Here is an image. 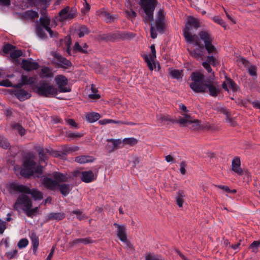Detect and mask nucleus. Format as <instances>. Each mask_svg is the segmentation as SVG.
I'll return each instance as SVG.
<instances>
[{
  "instance_id": "obj_29",
  "label": "nucleus",
  "mask_w": 260,
  "mask_h": 260,
  "mask_svg": "<svg viewBox=\"0 0 260 260\" xmlns=\"http://www.w3.org/2000/svg\"><path fill=\"white\" fill-rule=\"evenodd\" d=\"M99 123L102 125L106 124L108 123H113L118 124H131V123H125L122 121L120 120H114L112 119H103L99 121Z\"/></svg>"
},
{
  "instance_id": "obj_20",
  "label": "nucleus",
  "mask_w": 260,
  "mask_h": 260,
  "mask_svg": "<svg viewBox=\"0 0 260 260\" xmlns=\"http://www.w3.org/2000/svg\"><path fill=\"white\" fill-rule=\"evenodd\" d=\"M241 160L239 157H235L232 162V170L239 175H242L243 171L240 167Z\"/></svg>"
},
{
  "instance_id": "obj_25",
  "label": "nucleus",
  "mask_w": 260,
  "mask_h": 260,
  "mask_svg": "<svg viewBox=\"0 0 260 260\" xmlns=\"http://www.w3.org/2000/svg\"><path fill=\"white\" fill-rule=\"evenodd\" d=\"M94 158L89 155H82L76 157L75 158V161L79 164H85L88 162H92L94 160Z\"/></svg>"
},
{
  "instance_id": "obj_52",
  "label": "nucleus",
  "mask_w": 260,
  "mask_h": 260,
  "mask_svg": "<svg viewBox=\"0 0 260 260\" xmlns=\"http://www.w3.org/2000/svg\"><path fill=\"white\" fill-rule=\"evenodd\" d=\"M6 228V222L0 219V234L4 233Z\"/></svg>"
},
{
  "instance_id": "obj_27",
  "label": "nucleus",
  "mask_w": 260,
  "mask_h": 260,
  "mask_svg": "<svg viewBox=\"0 0 260 260\" xmlns=\"http://www.w3.org/2000/svg\"><path fill=\"white\" fill-rule=\"evenodd\" d=\"M185 197V193L183 190H179L177 192L176 199L177 204L179 208H181L183 206L184 203V198Z\"/></svg>"
},
{
  "instance_id": "obj_3",
  "label": "nucleus",
  "mask_w": 260,
  "mask_h": 260,
  "mask_svg": "<svg viewBox=\"0 0 260 260\" xmlns=\"http://www.w3.org/2000/svg\"><path fill=\"white\" fill-rule=\"evenodd\" d=\"M26 194L23 193L19 196L13 208L18 212L22 210L28 216H31L37 212L38 208H32L31 199Z\"/></svg>"
},
{
  "instance_id": "obj_64",
  "label": "nucleus",
  "mask_w": 260,
  "mask_h": 260,
  "mask_svg": "<svg viewBox=\"0 0 260 260\" xmlns=\"http://www.w3.org/2000/svg\"><path fill=\"white\" fill-rule=\"evenodd\" d=\"M237 61L239 63H241L245 66H247V64L249 63L248 61L243 57H239L237 59Z\"/></svg>"
},
{
  "instance_id": "obj_51",
  "label": "nucleus",
  "mask_w": 260,
  "mask_h": 260,
  "mask_svg": "<svg viewBox=\"0 0 260 260\" xmlns=\"http://www.w3.org/2000/svg\"><path fill=\"white\" fill-rule=\"evenodd\" d=\"M0 86H5V87H16V85H13L12 83L8 79L4 80L2 81H0Z\"/></svg>"
},
{
  "instance_id": "obj_56",
  "label": "nucleus",
  "mask_w": 260,
  "mask_h": 260,
  "mask_svg": "<svg viewBox=\"0 0 260 260\" xmlns=\"http://www.w3.org/2000/svg\"><path fill=\"white\" fill-rule=\"evenodd\" d=\"M73 214L77 215V217L80 220H82L84 218L85 216L80 211H73L72 212Z\"/></svg>"
},
{
  "instance_id": "obj_45",
  "label": "nucleus",
  "mask_w": 260,
  "mask_h": 260,
  "mask_svg": "<svg viewBox=\"0 0 260 260\" xmlns=\"http://www.w3.org/2000/svg\"><path fill=\"white\" fill-rule=\"evenodd\" d=\"M145 258V260H161L160 256L151 253H147Z\"/></svg>"
},
{
  "instance_id": "obj_4",
  "label": "nucleus",
  "mask_w": 260,
  "mask_h": 260,
  "mask_svg": "<svg viewBox=\"0 0 260 260\" xmlns=\"http://www.w3.org/2000/svg\"><path fill=\"white\" fill-rule=\"evenodd\" d=\"M200 22L198 19L189 16L188 21L183 29V35L185 40L188 43H194L196 46H200V41L197 35H192L190 31L193 27L196 29L200 27Z\"/></svg>"
},
{
  "instance_id": "obj_32",
  "label": "nucleus",
  "mask_w": 260,
  "mask_h": 260,
  "mask_svg": "<svg viewBox=\"0 0 260 260\" xmlns=\"http://www.w3.org/2000/svg\"><path fill=\"white\" fill-rule=\"evenodd\" d=\"M227 82L229 87L232 89L233 92H237L239 90L240 87L234 82L233 80L229 78H227Z\"/></svg>"
},
{
  "instance_id": "obj_53",
  "label": "nucleus",
  "mask_w": 260,
  "mask_h": 260,
  "mask_svg": "<svg viewBox=\"0 0 260 260\" xmlns=\"http://www.w3.org/2000/svg\"><path fill=\"white\" fill-rule=\"evenodd\" d=\"M74 49L82 53H86V49L82 48L78 42L75 44Z\"/></svg>"
},
{
  "instance_id": "obj_62",
  "label": "nucleus",
  "mask_w": 260,
  "mask_h": 260,
  "mask_svg": "<svg viewBox=\"0 0 260 260\" xmlns=\"http://www.w3.org/2000/svg\"><path fill=\"white\" fill-rule=\"evenodd\" d=\"M69 136L72 138H80L83 136V134L79 133H70Z\"/></svg>"
},
{
  "instance_id": "obj_12",
  "label": "nucleus",
  "mask_w": 260,
  "mask_h": 260,
  "mask_svg": "<svg viewBox=\"0 0 260 260\" xmlns=\"http://www.w3.org/2000/svg\"><path fill=\"white\" fill-rule=\"evenodd\" d=\"M58 14V20L61 22L70 20L77 15L76 10L74 8H70L68 6L62 9Z\"/></svg>"
},
{
  "instance_id": "obj_44",
  "label": "nucleus",
  "mask_w": 260,
  "mask_h": 260,
  "mask_svg": "<svg viewBox=\"0 0 260 260\" xmlns=\"http://www.w3.org/2000/svg\"><path fill=\"white\" fill-rule=\"evenodd\" d=\"M10 144L7 141V139L0 136V147L6 149L8 148Z\"/></svg>"
},
{
  "instance_id": "obj_24",
  "label": "nucleus",
  "mask_w": 260,
  "mask_h": 260,
  "mask_svg": "<svg viewBox=\"0 0 260 260\" xmlns=\"http://www.w3.org/2000/svg\"><path fill=\"white\" fill-rule=\"evenodd\" d=\"M16 97L21 101H24L28 99L30 95L26 91L23 89H19L17 90L15 93Z\"/></svg>"
},
{
  "instance_id": "obj_14",
  "label": "nucleus",
  "mask_w": 260,
  "mask_h": 260,
  "mask_svg": "<svg viewBox=\"0 0 260 260\" xmlns=\"http://www.w3.org/2000/svg\"><path fill=\"white\" fill-rule=\"evenodd\" d=\"M55 81L59 92H67L71 91V89L68 85V80L64 76L62 75L56 76Z\"/></svg>"
},
{
  "instance_id": "obj_50",
  "label": "nucleus",
  "mask_w": 260,
  "mask_h": 260,
  "mask_svg": "<svg viewBox=\"0 0 260 260\" xmlns=\"http://www.w3.org/2000/svg\"><path fill=\"white\" fill-rule=\"evenodd\" d=\"M248 73L250 75L252 76H255L256 77L257 73H256V67L254 66H251L248 69Z\"/></svg>"
},
{
  "instance_id": "obj_47",
  "label": "nucleus",
  "mask_w": 260,
  "mask_h": 260,
  "mask_svg": "<svg viewBox=\"0 0 260 260\" xmlns=\"http://www.w3.org/2000/svg\"><path fill=\"white\" fill-rule=\"evenodd\" d=\"M102 18L107 22H111L113 21V18L112 16L106 12H104L101 14Z\"/></svg>"
},
{
  "instance_id": "obj_10",
  "label": "nucleus",
  "mask_w": 260,
  "mask_h": 260,
  "mask_svg": "<svg viewBox=\"0 0 260 260\" xmlns=\"http://www.w3.org/2000/svg\"><path fill=\"white\" fill-rule=\"evenodd\" d=\"M150 50L151 53L149 54H145L144 55L143 57L150 70H156L157 69V70L158 71L160 70V67L158 63L156 60V51L154 45H151Z\"/></svg>"
},
{
  "instance_id": "obj_42",
  "label": "nucleus",
  "mask_w": 260,
  "mask_h": 260,
  "mask_svg": "<svg viewBox=\"0 0 260 260\" xmlns=\"http://www.w3.org/2000/svg\"><path fill=\"white\" fill-rule=\"evenodd\" d=\"M91 242V240L89 238H81L75 239L73 241V244H76L78 243H82L86 244Z\"/></svg>"
},
{
  "instance_id": "obj_48",
  "label": "nucleus",
  "mask_w": 260,
  "mask_h": 260,
  "mask_svg": "<svg viewBox=\"0 0 260 260\" xmlns=\"http://www.w3.org/2000/svg\"><path fill=\"white\" fill-rule=\"evenodd\" d=\"M225 120L226 121L229 123L231 126L235 127L237 125V122L235 120V118L232 117L231 115L228 116Z\"/></svg>"
},
{
  "instance_id": "obj_7",
  "label": "nucleus",
  "mask_w": 260,
  "mask_h": 260,
  "mask_svg": "<svg viewBox=\"0 0 260 260\" xmlns=\"http://www.w3.org/2000/svg\"><path fill=\"white\" fill-rule=\"evenodd\" d=\"M50 22V19L47 15H44L40 18V23L36 28L37 34L40 38H45L46 37V32H48L51 37L55 36L49 27Z\"/></svg>"
},
{
  "instance_id": "obj_43",
  "label": "nucleus",
  "mask_w": 260,
  "mask_h": 260,
  "mask_svg": "<svg viewBox=\"0 0 260 260\" xmlns=\"http://www.w3.org/2000/svg\"><path fill=\"white\" fill-rule=\"evenodd\" d=\"M91 90L92 93L88 95L89 98L91 99H98L100 98V95L96 93V89L93 85L91 86Z\"/></svg>"
},
{
  "instance_id": "obj_38",
  "label": "nucleus",
  "mask_w": 260,
  "mask_h": 260,
  "mask_svg": "<svg viewBox=\"0 0 260 260\" xmlns=\"http://www.w3.org/2000/svg\"><path fill=\"white\" fill-rule=\"evenodd\" d=\"M13 128L14 130L17 131L19 133V134L21 136L24 135L25 134V129L19 124H14L13 125Z\"/></svg>"
},
{
  "instance_id": "obj_55",
  "label": "nucleus",
  "mask_w": 260,
  "mask_h": 260,
  "mask_svg": "<svg viewBox=\"0 0 260 260\" xmlns=\"http://www.w3.org/2000/svg\"><path fill=\"white\" fill-rule=\"evenodd\" d=\"M180 173L182 175L185 174V173H186L185 167L186 166L185 161H182V162H181V163L180 164Z\"/></svg>"
},
{
  "instance_id": "obj_21",
  "label": "nucleus",
  "mask_w": 260,
  "mask_h": 260,
  "mask_svg": "<svg viewBox=\"0 0 260 260\" xmlns=\"http://www.w3.org/2000/svg\"><path fill=\"white\" fill-rule=\"evenodd\" d=\"M36 81V78L34 77H29L26 76L22 75L21 79V82L16 84V87L20 88L23 85L34 84Z\"/></svg>"
},
{
  "instance_id": "obj_5",
  "label": "nucleus",
  "mask_w": 260,
  "mask_h": 260,
  "mask_svg": "<svg viewBox=\"0 0 260 260\" xmlns=\"http://www.w3.org/2000/svg\"><path fill=\"white\" fill-rule=\"evenodd\" d=\"M34 158L35 156L32 154H29L24 158L23 168L20 170V173L22 176L27 177L32 175L34 173L42 172V167L36 165Z\"/></svg>"
},
{
  "instance_id": "obj_13",
  "label": "nucleus",
  "mask_w": 260,
  "mask_h": 260,
  "mask_svg": "<svg viewBox=\"0 0 260 260\" xmlns=\"http://www.w3.org/2000/svg\"><path fill=\"white\" fill-rule=\"evenodd\" d=\"M3 192H6V189L11 193H14L17 192H20L22 193H25V192L29 191V188L27 186L19 184L17 183H9L6 185V189H3Z\"/></svg>"
},
{
  "instance_id": "obj_9",
  "label": "nucleus",
  "mask_w": 260,
  "mask_h": 260,
  "mask_svg": "<svg viewBox=\"0 0 260 260\" xmlns=\"http://www.w3.org/2000/svg\"><path fill=\"white\" fill-rule=\"evenodd\" d=\"M36 91L39 94L51 97L56 95L58 93V90L53 85L48 83H42L37 86L36 88Z\"/></svg>"
},
{
  "instance_id": "obj_54",
  "label": "nucleus",
  "mask_w": 260,
  "mask_h": 260,
  "mask_svg": "<svg viewBox=\"0 0 260 260\" xmlns=\"http://www.w3.org/2000/svg\"><path fill=\"white\" fill-rule=\"evenodd\" d=\"M89 10L90 6L86 1H85V3L83 4V8L82 9V13L85 14L89 11Z\"/></svg>"
},
{
  "instance_id": "obj_23",
  "label": "nucleus",
  "mask_w": 260,
  "mask_h": 260,
  "mask_svg": "<svg viewBox=\"0 0 260 260\" xmlns=\"http://www.w3.org/2000/svg\"><path fill=\"white\" fill-rule=\"evenodd\" d=\"M107 141L108 142V144L106 145V149L109 152H111L114 149H116L118 145L120 143L119 140H114L111 139H108Z\"/></svg>"
},
{
  "instance_id": "obj_1",
  "label": "nucleus",
  "mask_w": 260,
  "mask_h": 260,
  "mask_svg": "<svg viewBox=\"0 0 260 260\" xmlns=\"http://www.w3.org/2000/svg\"><path fill=\"white\" fill-rule=\"evenodd\" d=\"M191 82L190 88L196 93H205L209 92L213 96H217L220 92L221 89L216 82L212 80L204 81V75L199 72H192L190 76Z\"/></svg>"
},
{
  "instance_id": "obj_57",
  "label": "nucleus",
  "mask_w": 260,
  "mask_h": 260,
  "mask_svg": "<svg viewBox=\"0 0 260 260\" xmlns=\"http://www.w3.org/2000/svg\"><path fill=\"white\" fill-rule=\"evenodd\" d=\"M40 161H45L46 159V152L44 150H41L39 153Z\"/></svg>"
},
{
  "instance_id": "obj_31",
  "label": "nucleus",
  "mask_w": 260,
  "mask_h": 260,
  "mask_svg": "<svg viewBox=\"0 0 260 260\" xmlns=\"http://www.w3.org/2000/svg\"><path fill=\"white\" fill-rule=\"evenodd\" d=\"M40 76L42 77H51L53 76L52 70L48 67H43L41 69Z\"/></svg>"
},
{
  "instance_id": "obj_49",
  "label": "nucleus",
  "mask_w": 260,
  "mask_h": 260,
  "mask_svg": "<svg viewBox=\"0 0 260 260\" xmlns=\"http://www.w3.org/2000/svg\"><path fill=\"white\" fill-rule=\"evenodd\" d=\"M213 20L216 22L217 23L220 24L221 26L226 29V24L225 22L221 18H220L218 16L214 17L213 18Z\"/></svg>"
},
{
  "instance_id": "obj_40",
  "label": "nucleus",
  "mask_w": 260,
  "mask_h": 260,
  "mask_svg": "<svg viewBox=\"0 0 260 260\" xmlns=\"http://www.w3.org/2000/svg\"><path fill=\"white\" fill-rule=\"evenodd\" d=\"M22 54V52L20 50L13 49L10 52V56L13 59H16L21 56Z\"/></svg>"
},
{
  "instance_id": "obj_59",
  "label": "nucleus",
  "mask_w": 260,
  "mask_h": 260,
  "mask_svg": "<svg viewBox=\"0 0 260 260\" xmlns=\"http://www.w3.org/2000/svg\"><path fill=\"white\" fill-rule=\"evenodd\" d=\"M202 65L204 67V68L208 71L209 73H211L212 71L210 63H208L207 61H205L202 63Z\"/></svg>"
},
{
  "instance_id": "obj_18",
  "label": "nucleus",
  "mask_w": 260,
  "mask_h": 260,
  "mask_svg": "<svg viewBox=\"0 0 260 260\" xmlns=\"http://www.w3.org/2000/svg\"><path fill=\"white\" fill-rule=\"evenodd\" d=\"M199 48H197L196 49H193V50H190L188 48L187 50L189 52L190 55L194 57L197 60L201 59L203 60L204 59V55L203 54V50H204V46L201 45L200 43V46H198Z\"/></svg>"
},
{
  "instance_id": "obj_8",
  "label": "nucleus",
  "mask_w": 260,
  "mask_h": 260,
  "mask_svg": "<svg viewBox=\"0 0 260 260\" xmlns=\"http://www.w3.org/2000/svg\"><path fill=\"white\" fill-rule=\"evenodd\" d=\"M157 3L156 0H140V5L145 13L144 17L145 22L153 20V11Z\"/></svg>"
},
{
  "instance_id": "obj_26",
  "label": "nucleus",
  "mask_w": 260,
  "mask_h": 260,
  "mask_svg": "<svg viewBox=\"0 0 260 260\" xmlns=\"http://www.w3.org/2000/svg\"><path fill=\"white\" fill-rule=\"evenodd\" d=\"M100 115L96 112H90L86 114L85 118L87 121L92 123L100 119Z\"/></svg>"
},
{
  "instance_id": "obj_58",
  "label": "nucleus",
  "mask_w": 260,
  "mask_h": 260,
  "mask_svg": "<svg viewBox=\"0 0 260 260\" xmlns=\"http://www.w3.org/2000/svg\"><path fill=\"white\" fill-rule=\"evenodd\" d=\"M13 46H12L11 45L7 44L4 46L3 51L6 53H10V52L13 49Z\"/></svg>"
},
{
  "instance_id": "obj_35",
  "label": "nucleus",
  "mask_w": 260,
  "mask_h": 260,
  "mask_svg": "<svg viewBox=\"0 0 260 260\" xmlns=\"http://www.w3.org/2000/svg\"><path fill=\"white\" fill-rule=\"evenodd\" d=\"M123 142L125 145L132 146L137 144L138 140L134 138H127L124 139L123 140Z\"/></svg>"
},
{
  "instance_id": "obj_22",
  "label": "nucleus",
  "mask_w": 260,
  "mask_h": 260,
  "mask_svg": "<svg viewBox=\"0 0 260 260\" xmlns=\"http://www.w3.org/2000/svg\"><path fill=\"white\" fill-rule=\"evenodd\" d=\"M81 179L83 182L88 183L95 179L93 173L91 171H84L81 173Z\"/></svg>"
},
{
  "instance_id": "obj_33",
  "label": "nucleus",
  "mask_w": 260,
  "mask_h": 260,
  "mask_svg": "<svg viewBox=\"0 0 260 260\" xmlns=\"http://www.w3.org/2000/svg\"><path fill=\"white\" fill-rule=\"evenodd\" d=\"M48 217L50 219L61 220L64 218V215L62 213H50L48 215Z\"/></svg>"
},
{
  "instance_id": "obj_60",
  "label": "nucleus",
  "mask_w": 260,
  "mask_h": 260,
  "mask_svg": "<svg viewBox=\"0 0 260 260\" xmlns=\"http://www.w3.org/2000/svg\"><path fill=\"white\" fill-rule=\"evenodd\" d=\"M165 159L168 162L171 163H175V158L171 155H168L165 156Z\"/></svg>"
},
{
  "instance_id": "obj_28",
  "label": "nucleus",
  "mask_w": 260,
  "mask_h": 260,
  "mask_svg": "<svg viewBox=\"0 0 260 260\" xmlns=\"http://www.w3.org/2000/svg\"><path fill=\"white\" fill-rule=\"evenodd\" d=\"M25 193L30 194L35 200H41L43 199L42 192L37 189H33L31 190L29 188V191L25 192Z\"/></svg>"
},
{
  "instance_id": "obj_39",
  "label": "nucleus",
  "mask_w": 260,
  "mask_h": 260,
  "mask_svg": "<svg viewBox=\"0 0 260 260\" xmlns=\"http://www.w3.org/2000/svg\"><path fill=\"white\" fill-rule=\"evenodd\" d=\"M25 16L28 19H35L38 17V13L34 11H27L25 12Z\"/></svg>"
},
{
  "instance_id": "obj_11",
  "label": "nucleus",
  "mask_w": 260,
  "mask_h": 260,
  "mask_svg": "<svg viewBox=\"0 0 260 260\" xmlns=\"http://www.w3.org/2000/svg\"><path fill=\"white\" fill-rule=\"evenodd\" d=\"M199 36L200 38L204 41L205 48L209 54H215L217 53L216 48L212 44L213 39L210 34L205 31H201L199 33Z\"/></svg>"
},
{
  "instance_id": "obj_36",
  "label": "nucleus",
  "mask_w": 260,
  "mask_h": 260,
  "mask_svg": "<svg viewBox=\"0 0 260 260\" xmlns=\"http://www.w3.org/2000/svg\"><path fill=\"white\" fill-rule=\"evenodd\" d=\"M88 30L85 26L82 25L79 27L78 35L80 38L84 37L85 35L88 34Z\"/></svg>"
},
{
  "instance_id": "obj_16",
  "label": "nucleus",
  "mask_w": 260,
  "mask_h": 260,
  "mask_svg": "<svg viewBox=\"0 0 260 260\" xmlns=\"http://www.w3.org/2000/svg\"><path fill=\"white\" fill-rule=\"evenodd\" d=\"M114 225L115 226L117 229V236L124 244L128 246H131V244L128 242L126 235V228L124 225H119L117 223H114Z\"/></svg>"
},
{
  "instance_id": "obj_46",
  "label": "nucleus",
  "mask_w": 260,
  "mask_h": 260,
  "mask_svg": "<svg viewBox=\"0 0 260 260\" xmlns=\"http://www.w3.org/2000/svg\"><path fill=\"white\" fill-rule=\"evenodd\" d=\"M28 244V241L27 239H22L18 243L17 245L20 249L25 247Z\"/></svg>"
},
{
  "instance_id": "obj_37",
  "label": "nucleus",
  "mask_w": 260,
  "mask_h": 260,
  "mask_svg": "<svg viewBox=\"0 0 260 260\" xmlns=\"http://www.w3.org/2000/svg\"><path fill=\"white\" fill-rule=\"evenodd\" d=\"M259 245V241H254L250 245L249 248L251 249L252 252L256 253L258 251V248Z\"/></svg>"
},
{
  "instance_id": "obj_19",
  "label": "nucleus",
  "mask_w": 260,
  "mask_h": 260,
  "mask_svg": "<svg viewBox=\"0 0 260 260\" xmlns=\"http://www.w3.org/2000/svg\"><path fill=\"white\" fill-rule=\"evenodd\" d=\"M22 68L27 71L36 70L39 68L38 63L32 59H24L21 64Z\"/></svg>"
},
{
  "instance_id": "obj_30",
  "label": "nucleus",
  "mask_w": 260,
  "mask_h": 260,
  "mask_svg": "<svg viewBox=\"0 0 260 260\" xmlns=\"http://www.w3.org/2000/svg\"><path fill=\"white\" fill-rule=\"evenodd\" d=\"M30 238L33 246L34 250L36 251L39 244V238L34 233L31 234Z\"/></svg>"
},
{
  "instance_id": "obj_34",
  "label": "nucleus",
  "mask_w": 260,
  "mask_h": 260,
  "mask_svg": "<svg viewBox=\"0 0 260 260\" xmlns=\"http://www.w3.org/2000/svg\"><path fill=\"white\" fill-rule=\"evenodd\" d=\"M79 150V147L76 146H65L63 147L62 151L64 154H68L73 152H75Z\"/></svg>"
},
{
  "instance_id": "obj_41",
  "label": "nucleus",
  "mask_w": 260,
  "mask_h": 260,
  "mask_svg": "<svg viewBox=\"0 0 260 260\" xmlns=\"http://www.w3.org/2000/svg\"><path fill=\"white\" fill-rule=\"evenodd\" d=\"M170 74L171 76L176 79H181L182 77V71H179V70H174L171 71Z\"/></svg>"
},
{
  "instance_id": "obj_6",
  "label": "nucleus",
  "mask_w": 260,
  "mask_h": 260,
  "mask_svg": "<svg viewBox=\"0 0 260 260\" xmlns=\"http://www.w3.org/2000/svg\"><path fill=\"white\" fill-rule=\"evenodd\" d=\"M182 116L178 117L177 123L180 126L186 127L190 125V129L192 131H197L201 128V121L191 117L188 113H182Z\"/></svg>"
},
{
  "instance_id": "obj_2",
  "label": "nucleus",
  "mask_w": 260,
  "mask_h": 260,
  "mask_svg": "<svg viewBox=\"0 0 260 260\" xmlns=\"http://www.w3.org/2000/svg\"><path fill=\"white\" fill-rule=\"evenodd\" d=\"M53 180L47 177H44L42 179L43 185L47 188L51 190H55L59 188L61 193L63 196L67 195L70 190V186L68 184L59 185L60 182L66 181L68 178L66 175L58 172H55L52 174Z\"/></svg>"
},
{
  "instance_id": "obj_61",
  "label": "nucleus",
  "mask_w": 260,
  "mask_h": 260,
  "mask_svg": "<svg viewBox=\"0 0 260 260\" xmlns=\"http://www.w3.org/2000/svg\"><path fill=\"white\" fill-rule=\"evenodd\" d=\"M178 119H173V118H171V117H169L168 116H164V122L165 121V122H171L173 123H177V122L176 121H177Z\"/></svg>"
},
{
  "instance_id": "obj_15",
  "label": "nucleus",
  "mask_w": 260,
  "mask_h": 260,
  "mask_svg": "<svg viewBox=\"0 0 260 260\" xmlns=\"http://www.w3.org/2000/svg\"><path fill=\"white\" fill-rule=\"evenodd\" d=\"M53 56V63L57 65L59 67L67 68L68 67H70L72 64L71 62L69 60L63 58L59 53H54Z\"/></svg>"
},
{
  "instance_id": "obj_63",
  "label": "nucleus",
  "mask_w": 260,
  "mask_h": 260,
  "mask_svg": "<svg viewBox=\"0 0 260 260\" xmlns=\"http://www.w3.org/2000/svg\"><path fill=\"white\" fill-rule=\"evenodd\" d=\"M17 253V250H13V251H12L11 252H8L7 253V256L8 258L11 259L15 255H16Z\"/></svg>"
},
{
  "instance_id": "obj_17",
  "label": "nucleus",
  "mask_w": 260,
  "mask_h": 260,
  "mask_svg": "<svg viewBox=\"0 0 260 260\" xmlns=\"http://www.w3.org/2000/svg\"><path fill=\"white\" fill-rule=\"evenodd\" d=\"M156 28L155 27L151 26L150 32H151V37L152 39H155L157 37V34L156 32V29H157L158 31H161L162 29V11L160 10L159 11V18L158 20H157L156 22Z\"/></svg>"
}]
</instances>
